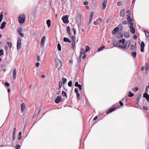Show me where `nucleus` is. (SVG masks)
<instances>
[{
	"label": "nucleus",
	"instance_id": "nucleus-20",
	"mask_svg": "<svg viewBox=\"0 0 149 149\" xmlns=\"http://www.w3.org/2000/svg\"><path fill=\"white\" fill-rule=\"evenodd\" d=\"M123 36V34L122 33H119L117 34L116 37L120 39L122 38Z\"/></svg>",
	"mask_w": 149,
	"mask_h": 149
},
{
	"label": "nucleus",
	"instance_id": "nucleus-49",
	"mask_svg": "<svg viewBox=\"0 0 149 149\" xmlns=\"http://www.w3.org/2000/svg\"><path fill=\"white\" fill-rule=\"evenodd\" d=\"M5 84L6 86H7V87H9L10 86L9 83L8 82H5Z\"/></svg>",
	"mask_w": 149,
	"mask_h": 149
},
{
	"label": "nucleus",
	"instance_id": "nucleus-47",
	"mask_svg": "<svg viewBox=\"0 0 149 149\" xmlns=\"http://www.w3.org/2000/svg\"><path fill=\"white\" fill-rule=\"evenodd\" d=\"M21 147V146L19 145H17L15 147L16 149H19Z\"/></svg>",
	"mask_w": 149,
	"mask_h": 149
},
{
	"label": "nucleus",
	"instance_id": "nucleus-16",
	"mask_svg": "<svg viewBox=\"0 0 149 149\" xmlns=\"http://www.w3.org/2000/svg\"><path fill=\"white\" fill-rule=\"evenodd\" d=\"M113 45L114 46L116 47H120V45L118 41H115L113 43Z\"/></svg>",
	"mask_w": 149,
	"mask_h": 149
},
{
	"label": "nucleus",
	"instance_id": "nucleus-31",
	"mask_svg": "<svg viewBox=\"0 0 149 149\" xmlns=\"http://www.w3.org/2000/svg\"><path fill=\"white\" fill-rule=\"evenodd\" d=\"M62 86V82L61 81H59V83L58 89H60L61 88Z\"/></svg>",
	"mask_w": 149,
	"mask_h": 149
},
{
	"label": "nucleus",
	"instance_id": "nucleus-41",
	"mask_svg": "<svg viewBox=\"0 0 149 149\" xmlns=\"http://www.w3.org/2000/svg\"><path fill=\"white\" fill-rule=\"evenodd\" d=\"M68 85L69 86L71 87L72 86V81H70L68 83Z\"/></svg>",
	"mask_w": 149,
	"mask_h": 149
},
{
	"label": "nucleus",
	"instance_id": "nucleus-22",
	"mask_svg": "<svg viewBox=\"0 0 149 149\" xmlns=\"http://www.w3.org/2000/svg\"><path fill=\"white\" fill-rule=\"evenodd\" d=\"M63 41L65 42H68L70 43L71 42L70 40L67 38H63Z\"/></svg>",
	"mask_w": 149,
	"mask_h": 149
},
{
	"label": "nucleus",
	"instance_id": "nucleus-46",
	"mask_svg": "<svg viewBox=\"0 0 149 149\" xmlns=\"http://www.w3.org/2000/svg\"><path fill=\"white\" fill-rule=\"evenodd\" d=\"M132 90L134 91H137L138 90V88L137 87H134L132 89Z\"/></svg>",
	"mask_w": 149,
	"mask_h": 149
},
{
	"label": "nucleus",
	"instance_id": "nucleus-48",
	"mask_svg": "<svg viewBox=\"0 0 149 149\" xmlns=\"http://www.w3.org/2000/svg\"><path fill=\"white\" fill-rule=\"evenodd\" d=\"M15 138V134L13 133V140L14 141Z\"/></svg>",
	"mask_w": 149,
	"mask_h": 149
},
{
	"label": "nucleus",
	"instance_id": "nucleus-36",
	"mask_svg": "<svg viewBox=\"0 0 149 149\" xmlns=\"http://www.w3.org/2000/svg\"><path fill=\"white\" fill-rule=\"evenodd\" d=\"M128 99V97L127 96H125V97L123 98L122 100L123 102H124V101L125 102H127V100Z\"/></svg>",
	"mask_w": 149,
	"mask_h": 149
},
{
	"label": "nucleus",
	"instance_id": "nucleus-54",
	"mask_svg": "<svg viewBox=\"0 0 149 149\" xmlns=\"http://www.w3.org/2000/svg\"><path fill=\"white\" fill-rule=\"evenodd\" d=\"M8 46L7 45H5L4 46V49L5 50H8Z\"/></svg>",
	"mask_w": 149,
	"mask_h": 149
},
{
	"label": "nucleus",
	"instance_id": "nucleus-2",
	"mask_svg": "<svg viewBox=\"0 0 149 149\" xmlns=\"http://www.w3.org/2000/svg\"><path fill=\"white\" fill-rule=\"evenodd\" d=\"M25 15L22 14L19 15L18 21L19 23H23L25 19Z\"/></svg>",
	"mask_w": 149,
	"mask_h": 149
},
{
	"label": "nucleus",
	"instance_id": "nucleus-43",
	"mask_svg": "<svg viewBox=\"0 0 149 149\" xmlns=\"http://www.w3.org/2000/svg\"><path fill=\"white\" fill-rule=\"evenodd\" d=\"M71 39L72 40V41H75V37L74 36H71Z\"/></svg>",
	"mask_w": 149,
	"mask_h": 149
},
{
	"label": "nucleus",
	"instance_id": "nucleus-50",
	"mask_svg": "<svg viewBox=\"0 0 149 149\" xmlns=\"http://www.w3.org/2000/svg\"><path fill=\"white\" fill-rule=\"evenodd\" d=\"M132 55L134 56V57H135L136 56V53L135 52H134L132 53Z\"/></svg>",
	"mask_w": 149,
	"mask_h": 149
},
{
	"label": "nucleus",
	"instance_id": "nucleus-33",
	"mask_svg": "<svg viewBox=\"0 0 149 149\" xmlns=\"http://www.w3.org/2000/svg\"><path fill=\"white\" fill-rule=\"evenodd\" d=\"M7 44L10 48L12 47V44L11 42H7Z\"/></svg>",
	"mask_w": 149,
	"mask_h": 149
},
{
	"label": "nucleus",
	"instance_id": "nucleus-26",
	"mask_svg": "<svg viewBox=\"0 0 149 149\" xmlns=\"http://www.w3.org/2000/svg\"><path fill=\"white\" fill-rule=\"evenodd\" d=\"M75 41H72L71 43L72 49H74L75 47Z\"/></svg>",
	"mask_w": 149,
	"mask_h": 149
},
{
	"label": "nucleus",
	"instance_id": "nucleus-1",
	"mask_svg": "<svg viewBox=\"0 0 149 149\" xmlns=\"http://www.w3.org/2000/svg\"><path fill=\"white\" fill-rule=\"evenodd\" d=\"M126 13L127 14L126 15L127 17V21H124L122 22V24H127L129 23V27L130 29V10H127Z\"/></svg>",
	"mask_w": 149,
	"mask_h": 149
},
{
	"label": "nucleus",
	"instance_id": "nucleus-37",
	"mask_svg": "<svg viewBox=\"0 0 149 149\" xmlns=\"http://www.w3.org/2000/svg\"><path fill=\"white\" fill-rule=\"evenodd\" d=\"M62 81L63 84H64L67 81V79L65 78H63L62 79Z\"/></svg>",
	"mask_w": 149,
	"mask_h": 149
},
{
	"label": "nucleus",
	"instance_id": "nucleus-55",
	"mask_svg": "<svg viewBox=\"0 0 149 149\" xmlns=\"http://www.w3.org/2000/svg\"><path fill=\"white\" fill-rule=\"evenodd\" d=\"M77 87L79 88L80 90H82V86L81 84H79Z\"/></svg>",
	"mask_w": 149,
	"mask_h": 149
},
{
	"label": "nucleus",
	"instance_id": "nucleus-10",
	"mask_svg": "<svg viewBox=\"0 0 149 149\" xmlns=\"http://www.w3.org/2000/svg\"><path fill=\"white\" fill-rule=\"evenodd\" d=\"M45 39V36H43L41 39V43L40 45L41 47H43L44 46V43Z\"/></svg>",
	"mask_w": 149,
	"mask_h": 149
},
{
	"label": "nucleus",
	"instance_id": "nucleus-51",
	"mask_svg": "<svg viewBox=\"0 0 149 149\" xmlns=\"http://www.w3.org/2000/svg\"><path fill=\"white\" fill-rule=\"evenodd\" d=\"M37 61H40V57L39 55L36 56Z\"/></svg>",
	"mask_w": 149,
	"mask_h": 149
},
{
	"label": "nucleus",
	"instance_id": "nucleus-42",
	"mask_svg": "<svg viewBox=\"0 0 149 149\" xmlns=\"http://www.w3.org/2000/svg\"><path fill=\"white\" fill-rule=\"evenodd\" d=\"M85 49H86V52H88L90 49V47L88 46H87L86 47H85Z\"/></svg>",
	"mask_w": 149,
	"mask_h": 149
},
{
	"label": "nucleus",
	"instance_id": "nucleus-59",
	"mask_svg": "<svg viewBox=\"0 0 149 149\" xmlns=\"http://www.w3.org/2000/svg\"><path fill=\"white\" fill-rule=\"evenodd\" d=\"M141 97V94H139L138 95L137 99L139 100V99Z\"/></svg>",
	"mask_w": 149,
	"mask_h": 149
},
{
	"label": "nucleus",
	"instance_id": "nucleus-52",
	"mask_svg": "<svg viewBox=\"0 0 149 149\" xmlns=\"http://www.w3.org/2000/svg\"><path fill=\"white\" fill-rule=\"evenodd\" d=\"M18 34L21 37H24V34H23V33H22L21 32H20L19 33H18Z\"/></svg>",
	"mask_w": 149,
	"mask_h": 149
},
{
	"label": "nucleus",
	"instance_id": "nucleus-25",
	"mask_svg": "<svg viewBox=\"0 0 149 149\" xmlns=\"http://www.w3.org/2000/svg\"><path fill=\"white\" fill-rule=\"evenodd\" d=\"M67 31L68 33V34L71 35V33L70 32V28L69 26H68L66 27Z\"/></svg>",
	"mask_w": 149,
	"mask_h": 149
},
{
	"label": "nucleus",
	"instance_id": "nucleus-6",
	"mask_svg": "<svg viewBox=\"0 0 149 149\" xmlns=\"http://www.w3.org/2000/svg\"><path fill=\"white\" fill-rule=\"evenodd\" d=\"M68 17L67 15L63 16L62 19L63 21L65 24H67L69 22V20H68Z\"/></svg>",
	"mask_w": 149,
	"mask_h": 149
},
{
	"label": "nucleus",
	"instance_id": "nucleus-13",
	"mask_svg": "<svg viewBox=\"0 0 149 149\" xmlns=\"http://www.w3.org/2000/svg\"><path fill=\"white\" fill-rule=\"evenodd\" d=\"M119 28L118 27H117L115 28L112 31V34L115 35L116 33L117 32L119 31Z\"/></svg>",
	"mask_w": 149,
	"mask_h": 149
},
{
	"label": "nucleus",
	"instance_id": "nucleus-32",
	"mask_svg": "<svg viewBox=\"0 0 149 149\" xmlns=\"http://www.w3.org/2000/svg\"><path fill=\"white\" fill-rule=\"evenodd\" d=\"M3 14L2 12H1L0 14V22H1L2 21V19H3Z\"/></svg>",
	"mask_w": 149,
	"mask_h": 149
},
{
	"label": "nucleus",
	"instance_id": "nucleus-21",
	"mask_svg": "<svg viewBox=\"0 0 149 149\" xmlns=\"http://www.w3.org/2000/svg\"><path fill=\"white\" fill-rule=\"evenodd\" d=\"M125 13V10L124 9H122L120 11V16L123 17L124 16Z\"/></svg>",
	"mask_w": 149,
	"mask_h": 149
},
{
	"label": "nucleus",
	"instance_id": "nucleus-12",
	"mask_svg": "<svg viewBox=\"0 0 149 149\" xmlns=\"http://www.w3.org/2000/svg\"><path fill=\"white\" fill-rule=\"evenodd\" d=\"M107 2V0H105L103 1V2L102 3V5L103 7L102 8L103 10H104L106 8Z\"/></svg>",
	"mask_w": 149,
	"mask_h": 149
},
{
	"label": "nucleus",
	"instance_id": "nucleus-38",
	"mask_svg": "<svg viewBox=\"0 0 149 149\" xmlns=\"http://www.w3.org/2000/svg\"><path fill=\"white\" fill-rule=\"evenodd\" d=\"M145 70L147 71L149 69V65H146L145 66Z\"/></svg>",
	"mask_w": 149,
	"mask_h": 149
},
{
	"label": "nucleus",
	"instance_id": "nucleus-11",
	"mask_svg": "<svg viewBox=\"0 0 149 149\" xmlns=\"http://www.w3.org/2000/svg\"><path fill=\"white\" fill-rule=\"evenodd\" d=\"M145 45V44L142 41L141 44V51L142 52H143L144 51Z\"/></svg>",
	"mask_w": 149,
	"mask_h": 149
},
{
	"label": "nucleus",
	"instance_id": "nucleus-19",
	"mask_svg": "<svg viewBox=\"0 0 149 149\" xmlns=\"http://www.w3.org/2000/svg\"><path fill=\"white\" fill-rule=\"evenodd\" d=\"M6 24V23L5 22H3L1 25L0 28L1 29H3L5 26Z\"/></svg>",
	"mask_w": 149,
	"mask_h": 149
},
{
	"label": "nucleus",
	"instance_id": "nucleus-28",
	"mask_svg": "<svg viewBox=\"0 0 149 149\" xmlns=\"http://www.w3.org/2000/svg\"><path fill=\"white\" fill-rule=\"evenodd\" d=\"M125 39H122L121 40H120L119 41V43H121L122 44H124L125 41Z\"/></svg>",
	"mask_w": 149,
	"mask_h": 149
},
{
	"label": "nucleus",
	"instance_id": "nucleus-27",
	"mask_svg": "<svg viewBox=\"0 0 149 149\" xmlns=\"http://www.w3.org/2000/svg\"><path fill=\"white\" fill-rule=\"evenodd\" d=\"M62 94L63 96L65 97L66 98H67V95L66 93L64 91H62Z\"/></svg>",
	"mask_w": 149,
	"mask_h": 149
},
{
	"label": "nucleus",
	"instance_id": "nucleus-58",
	"mask_svg": "<svg viewBox=\"0 0 149 149\" xmlns=\"http://www.w3.org/2000/svg\"><path fill=\"white\" fill-rule=\"evenodd\" d=\"M74 92L76 93H78V91L77 88H75L74 90Z\"/></svg>",
	"mask_w": 149,
	"mask_h": 149
},
{
	"label": "nucleus",
	"instance_id": "nucleus-44",
	"mask_svg": "<svg viewBox=\"0 0 149 149\" xmlns=\"http://www.w3.org/2000/svg\"><path fill=\"white\" fill-rule=\"evenodd\" d=\"M22 29L21 27H20L19 28H18L17 29V32L18 33H19L20 32H21L22 31Z\"/></svg>",
	"mask_w": 149,
	"mask_h": 149
},
{
	"label": "nucleus",
	"instance_id": "nucleus-53",
	"mask_svg": "<svg viewBox=\"0 0 149 149\" xmlns=\"http://www.w3.org/2000/svg\"><path fill=\"white\" fill-rule=\"evenodd\" d=\"M79 84H78V82L76 81V82L74 86L75 87H77L79 85Z\"/></svg>",
	"mask_w": 149,
	"mask_h": 149
},
{
	"label": "nucleus",
	"instance_id": "nucleus-57",
	"mask_svg": "<svg viewBox=\"0 0 149 149\" xmlns=\"http://www.w3.org/2000/svg\"><path fill=\"white\" fill-rule=\"evenodd\" d=\"M39 65H40V63L38 62H37L35 65L37 67H39Z\"/></svg>",
	"mask_w": 149,
	"mask_h": 149
},
{
	"label": "nucleus",
	"instance_id": "nucleus-63",
	"mask_svg": "<svg viewBox=\"0 0 149 149\" xmlns=\"http://www.w3.org/2000/svg\"><path fill=\"white\" fill-rule=\"evenodd\" d=\"M133 38L134 39H136L137 38L136 35H134L133 36Z\"/></svg>",
	"mask_w": 149,
	"mask_h": 149
},
{
	"label": "nucleus",
	"instance_id": "nucleus-60",
	"mask_svg": "<svg viewBox=\"0 0 149 149\" xmlns=\"http://www.w3.org/2000/svg\"><path fill=\"white\" fill-rule=\"evenodd\" d=\"M119 104L121 106H123V103L122 101H120L119 102Z\"/></svg>",
	"mask_w": 149,
	"mask_h": 149
},
{
	"label": "nucleus",
	"instance_id": "nucleus-35",
	"mask_svg": "<svg viewBox=\"0 0 149 149\" xmlns=\"http://www.w3.org/2000/svg\"><path fill=\"white\" fill-rule=\"evenodd\" d=\"M144 32H145L146 36L147 37H148L149 36V32L147 31H144Z\"/></svg>",
	"mask_w": 149,
	"mask_h": 149
},
{
	"label": "nucleus",
	"instance_id": "nucleus-15",
	"mask_svg": "<svg viewBox=\"0 0 149 149\" xmlns=\"http://www.w3.org/2000/svg\"><path fill=\"white\" fill-rule=\"evenodd\" d=\"M16 77V70L15 68L13 70V77L14 79H15Z\"/></svg>",
	"mask_w": 149,
	"mask_h": 149
},
{
	"label": "nucleus",
	"instance_id": "nucleus-30",
	"mask_svg": "<svg viewBox=\"0 0 149 149\" xmlns=\"http://www.w3.org/2000/svg\"><path fill=\"white\" fill-rule=\"evenodd\" d=\"M57 48L58 50L61 51V46L60 43H58L57 44Z\"/></svg>",
	"mask_w": 149,
	"mask_h": 149
},
{
	"label": "nucleus",
	"instance_id": "nucleus-24",
	"mask_svg": "<svg viewBox=\"0 0 149 149\" xmlns=\"http://www.w3.org/2000/svg\"><path fill=\"white\" fill-rule=\"evenodd\" d=\"M124 36L125 38H129L130 36L129 33L127 32H125L124 33Z\"/></svg>",
	"mask_w": 149,
	"mask_h": 149
},
{
	"label": "nucleus",
	"instance_id": "nucleus-18",
	"mask_svg": "<svg viewBox=\"0 0 149 149\" xmlns=\"http://www.w3.org/2000/svg\"><path fill=\"white\" fill-rule=\"evenodd\" d=\"M25 104L24 103H23L21 104V109L22 112H23L24 111L25 108Z\"/></svg>",
	"mask_w": 149,
	"mask_h": 149
},
{
	"label": "nucleus",
	"instance_id": "nucleus-8",
	"mask_svg": "<svg viewBox=\"0 0 149 149\" xmlns=\"http://www.w3.org/2000/svg\"><path fill=\"white\" fill-rule=\"evenodd\" d=\"M62 100V97L61 96H57L55 100L56 103H59Z\"/></svg>",
	"mask_w": 149,
	"mask_h": 149
},
{
	"label": "nucleus",
	"instance_id": "nucleus-9",
	"mask_svg": "<svg viewBox=\"0 0 149 149\" xmlns=\"http://www.w3.org/2000/svg\"><path fill=\"white\" fill-rule=\"evenodd\" d=\"M102 21V19L100 17L98 18L97 20L94 22L93 24L95 25H98L99 22H101Z\"/></svg>",
	"mask_w": 149,
	"mask_h": 149
},
{
	"label": "nucleus",
	"instance_id": "nucleus-64",
	"mask_svg": "<svg viewBox=\"0 0 149 149\" xmlns=\"http://www.w3.org/2000/svg\"><path fill=\"white\" fill-rule=\"evenodd\" d=\"M143 108L145 110H147L148 109V107H147L144 106L143 107Z\"/></svg>",
	"mask_w": 149,
	"mask_h": 149
},
{
	"label": "nucleus",
	"instance_id": "nucleus-62",
	"mask_svg": "<svg viewBox=\"0 0 149 149\" xmlns=\"http://www.w3.org/2000/svg\"><path fill=\"white\" fill-rule=\"evenodd\" d=\"M81 61V58L80 57V58H79V60L77 59V62H78V63H80V62Z\"/></svg>",
	"mask_w": 149,
	"mask_h": 149
},
{
	"label": "nucleus",
	"instance_id": "nucleus-45",
	"mask_svg": "<svg viewBox=\"0 0 149 149\" xmlns=\"http://www.w3.org/2000/svg\"><path fill=\"white\" fill-rule=\"evenodd\" d=\"M76 94H77V97L78 98V100H79L80 99V94L78 92V93H76Z\"/></svg>",
	"mask_w": 149,
	"mask_h": 149
},
{
	"label": "nucleus",
	"instance_id": "nucleus-5",
	"mask_svg": "<svg viewBox=\"0 0 149 149\" xmlns=\"http://www.w3.org/2000/svg\"><path fill=\"white\" fill-rule=\"evenodd\" d=\"M21 38L19 37H18L17 45V49L18 50H19L21 48Z\"/></svg>",
	"mask_w": 149,
	"mask_h": 149
},
{
	"label": "nucleus",
	"instance_id": "nucleus-29",
	"mask_svg": "<svg viewBox=\"0 0 149 149\" xmlns=\"http://www.w3.org/2000/svg\"><path fill=\"white\" fill-rule=\"evenodd\" d=\"M105 46H103L102 47H100L97 50L98 52H100L103 50V49L104 48Z\"/></svg>",
	"mask_w": 149,
	"mask_h": 149
},
{
	"label": "nucleus",
	"instance_id": "nucleus-39",
	"mask_svg": "<svg viewBox=\"0 0 149 149\" xmlns=\"http://www.w3.org/2000/svg\"><path fill=\"white\" fill-rule=\"evenodd\" d=\"M3 52L4 51L3 49H1L0 50V56L4 54Z\"/></svg>",
	"mask_w": 149,
	"mask_h": 149
},
{
	"label": "nucleus",
	"instance_id": "nucleus-17",
	"mask_svg": "<svg viewBox=\"0 0 149 149\" xmlns=\"http://www.w3.org/2000/svg\"><path fill=\"white\" fill-rule=\"evenodd\" d=\"M135 30L133 25L132 23L131 22V32L134 33H135Z\"/></svg>",
	"mask_w": 149,
	"mask_h": 149
},
{
	"label": "nucleus",
	"instance_id": "nucleus-61",
	"mask_svg": "<svg viewBox=\"0 0 149 149\" xmlns=\"http://www.w3.org/2000/svg\"><path fill=\"white\" fill-rule=\"evenodd\" d=\"M88 3L87 1H85L84 3V4L85 5H87Z\"/></svg>",
	"mask_w": 149,
	"mask_h": 149
},
{
	"label": "nucleus",
	"instance_id": "nucleus-14",
	"mask_svg": "<svg viewBox=\"0 0 149 149\" xmlns=\"http://www.w3.org/2000/svg\"><path fill=\"white\" fill-rule=\"evenodd\" d=\"M116 109V108H115L114 107H112L111 108H110L109 110L107 112V114H108L114 111Z\"/></svg>",
	"mask_w": 149,
	"mask_h": 149
},
{
	"label": "nucleus",
	"instance_id": "nucleus-56",
	"mask_svg": "<svg viewBox=\"0 0 149 149\" xmlns=\"http://www.w3.org/2000/svg\"><path fill=\"white\" fill-rule=\"evenodd\" d=\"M94 14V13L93 12H92L90 13V17H93V15Z\"/></svg>",
	"mask_w": 149,
	"mask_h": 149
},
{
	"label": "nucleus",
	"instance_id": "nucleus-7",
	"mask_svg": "<svg viewBox=\"0 0 149 149\" xmlns=\"http://www.w3.org/2000/svg\"><path fill=\"white\" fill-rule=\"evenodd\" d=\"M81 16L80 14H78L76 19V22L78 24H80L81 23Z\"/></svg>",
	"mask_w": 149,
	"mask_h": 149
},
{
	"label": "nucleus",
	"instance_id": "nucleus-23",
	"mask_svg": "<svg viewBox=\"0 0 149 149\" xmlns=\"http://www.w3.org/2000/svg\"><path fill=\"white\" fill-rule=\"evenodd\" d=\"M48 27H49L51 26V20L50 19H47L46 21Z\"/></svg>",
	"mask_w": 149,
	"mask_h": 149
},
{
	"label": "nucleus",
	"instance_id": "nucleus-40",
	"mask_svg": "<svg viewBox=\"0 0 149 149\" xmlns=\"http://www.w3.org/2000/svg\"><path fill=\"white\" fill-rule=\"evenodd\" d=\"M143 97H148L149 98V95H148V94L145 92L144 94L143 95Z\"/></svg>",
	"mask_w": 149,
	"mask_h": 149
},
{
	"label": "nucleus",
	"instance_id": "nucleus-3",
	"mask_svg": "<svg viewBox=\"0 0 149 149\" xmlns=\"http://www.w3.org/2000/svg\"><path fill=\"white\" fill-rule=\"evenodd\" d=\"M130 45V41H128L126 42L124 45H120V48L124 49H128Z\"/></svg>",
	"mask_w": 149,
	"mask_h": 149
},
{
	"label": "nucleus",
	"instance_id": "nucleus-34",
	"mask_svg": "<svg viewBox=\"0 0 149 149\" xmlns=\"http://www.w3.org/2000/svg\"><path fill=\"white\" fill-rule=\"evenodd\" d=\"M85 53V52H84V49L82 48H81V53H80L81 55V54H84Z\"/></svg>",
	"mask_w": 149,
	"mask_h": 149
},
{
	"label": "nucleus",
	"instance_id": "nucleus-4",
	"mask_svg": "<svg viewBox=\"0 0 149 149\" xmlns=\"http://www.w3.org/2000/svg\"><path fill=\"white\" fill-rule=\"evenodd\" d=\"M56 68L59 69L62 66V62L61 61L57 59L56 60Z\"/></svg>",
	"mask_w": 149,
	"mask_h": 149
}]
</instances>
